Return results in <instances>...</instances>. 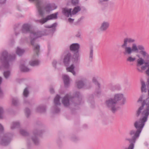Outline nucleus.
Wrapping results in <instances>:
<instances>
[{
    "instance_id": "obj_1",
    "label": "nucleus",
    "mask_w": 149,
    "mask_h": 149,
    "mask_svg": "<svg viewBox=\"0 0 149 149\" xmlns=\"http://www.w3.org/2000/svg\"><path fill=\"white\" fill-rule=\"evenodd\" d=\"M147 106L146 109L142 112V114L144 116L142 118H140L139 121H136L134 124V126L136 128L140 127L143 129L145 123L148 120V116L149 115V97L146 100H144L142 102L141 106H140L136 111V116L139 117L141 114V111L143 109L145 105Z\"/></svg>"
},
{
    "instance_id": "obj_2",
    "label": "nucleus",
    "mask_w": 149,
    "mask_h": 149,
    "mask_svg": "<svg viewBox=\"0 0 149 149\" xmlns=\"http://www.w3.org/2000/svg\"><path fill=\"white\" fill-rule=\"evenodd\" d=\"M48 34V31L47 30H45L42 31H38L36 32L32 31L30 33L31 44L33 46V50L37 56H38V53L40 52V46L38 45L35 44V41L38 38L40 37L43 36L47 35Z\"/></svg>"
},
{
    "instance_id": "obj_3",
    "label": "nucleus",
    "mask_w": 149,
    "mask_h": 149,
    "mask_svg": "<svg viewBox=\"0 0 149 149\" xmlns=\"http://www.w3.org/2000/svg\"><path fill=\"white\" fill-rule=\"evenodd\" d=\"M136 129V131L132 130L129 131V134L131 136V138L127 137L125 138V141H129L130 144L128 148H125L124 149H134V143L136 142L137 139L139 137L142 130V129L140 127H138Z\"/></svg>"
},
{
    "instance_id": "obj_4",
    "label": "nucleus",
    "mask_w": 149,
    "mask_h": 149,
    "mask_svg": "<svg viewBox=\"0 0 149 149\" xmlns=\"http://www.w3.org/2000/svg\"><path fill=\"white\" fill-rule=\"evenodd\" d=\"M74 96L69 98L68 96H65L62 99V102L64 106L67 107L70 105V100L74 104V106L80 105L81 100V97L80 96V93L79 92H76L74 94Z\"/></svg>"
},
{
    "instance_id": "obj_5",
    "label": "nucleus",
    "mask_w": 149,
    "mask_h": 149,
    "mask_svg": "<svg viewBox=\"0 0 149 149\" xmlns=\"http://www.w3.org/2000/svg\"><path fill=\"white\" fill-rule=\"evenodd\" d=\"M15 54L11 55L9 54L6 51H3L0 57V60L4 68L8 69L9 67V62L15 60Z\"/></svg>"
},
{
    "instance_id": "obj_6",
    "label": "nucleus",
    "mask_w": 149,
    "mask_h": 149,
    "mask_svg": "<svg viewBox=\"0 0 149 149\" xmlns=\"http://www.w3.org/2000/svg\"><path fill=\"white\" fill-rule=\"evenodd\" d=\"M135 41V40L134 39L130 38H125L124 39L123 43L121 45V47L124 49L123 52L124 55H130L133 52L131 49V47L127 46L128 44L134 43Z\"/></svg>"
},
{
    "instance_id": "obj_7",
    "label": "nucleus",
    "mask_w": 149,
    "mask_h": 149,
    "mask_svg": "<svg viewBox=\"0 0 149 149\" xmlns=\"http://www.w3.org/2000/svg\"><path fill=\"white\" fill-rule=\"evenodd\" d=\"M80 47V45L78 43H73L70 46V50L73 54L72 60L74 63H77L79 62Z\"/></svg>"
},
{
    "instance_id": "obj_8",
    "label": "nucleus",
    "mask_w": 149,
    "mask_h": 149,
    "mask_svg": "<svg viewBox=\"0 0 149 149\" xmlns=\"http://www.w3.org/2000/svg\"><path fill=\"white\" fill-rule=\"evenodd\" d=\"M105 104L107 107L113 113H115L118 109L119 107L116 106L117 103L112 98L107 100Z\"/></svg>"
},
{
    "instance_id": "obj_9",
    "label": "nucleus",
    "mask_w": 149,
    "mask_h": 149,
    "mask_svg": "<svg viewBox=\"0 0 149 149\" xmlns=\"http://www.w3.org/2000/svg\"><path fill=\"white\" fill-rule=\"evenodd\" d=\"M43 130H38L36 129L34 130L33 132V136L31 137V139L36 145H38L40 143V141L38 137L41 136L43 132Z\"/></svg>"
},
{
    "instance_id": "obj_10",
    "label": "nucleus",
    "mask_w": 149,
    "mask_h": 149,
    "mask_svg": "<svg viewBox=\"0 0 149 149\" xmlns=\"http://www.w3.org/2000/svg\"><path fill=\"white\" fill-rule=\"evenodd\" d=\"M11 141L10 134H5L0 139V144L4 146H7L9 144Z\"/></svg>"
},
{
    "instance_id": "obj_11",
    "label": "nucleus",
    "mask_w": 149,
    "mask_h": 149,
    "mask_svg": "<svg viewBox=\"0 0 149 149\" xmlns=\"http://www.w3.org/2000/svg\"><path fill=\"white\" fill-rule=\"evenodd\" d=\"M58 14V12H56L55 13L47 15L45 18H43L41 19L38 20L37 21V22L41 24H43L49 20L53 19H56L57 18V15Z\"/></svg>"
},
{
    "instance_id": "obj_12",
    "label": "nucleus",
    "mask_w": 149,
    "mask_h": 149,
    "mask_svg": "<svg viewBox=\"0 0 149 149\" xmlns=\"http://www.w3.org/2000/svg\"><path fill=\"white\" fill-rule=\"evenodd\" d=\"M72 57L73 56H72L70 52H68L64 55L63 63L65 66L68 67L69 65L71 59Z\"/></svg>"
},
{
    "instance_id": "obj_13",
    "label": "nucleus",
    "mask_w": 149,
    "mask_h": 149,
    "mask_svg": "<svg viewBox=\"0 0 149 149\" xmlns=\"http://www.w3.org/2000/svg\"><path fill=\"white\" fill-rule=\"evenodd\" d=\"M30 1H36V6L38 10L39 15L42 17H44V13L42 10V2L38 0H29Z\"/></svg>"
},
{
    "instance_id": "obj_14",
    "label": "nucleus",
    "mask_w": 149,
    "mask_h": 149,
    "mask_svg": "<svg viewBox=\"0 0 149 149\" xmlns=\"http://www.w3.org/2000/svg\"><path fill=\"white\" fill-rule=\"evenodd\" d=\"M144 47L142 45H139L138 46L136 44L133 43L132 44L131 49L133 52H138L139 50L141 51L144 49Z\"/></svg>"
},
{
    "instance_id": "obj_15",
    "label": "nucleus",
    "mask_w": 149,
    "mask_h": 149,
    "mask_svg": "<svg viewBox=\"0 0 149 149\" xmlns=\"http://www.w3.org/2000/svg\"><path fill=\"white\" fill-rule=\"evenodd\" d=\"M30 25L28 24H25L23 25L21 29L22 33H26L30 31Z\"/></svg>"
},
{
    "instance_id": "obj_16",
    "label": "nucleus",
    "mask_w": 149,
    "mask_h": 149,
    "mask_svg": "<svg viewBox=\"0 0 149 149\" xmlns=\"http://www.w3.org/2000/svg\"><path fill=\"white\" fill-rule=\"evenodd\" d=\"M92 81L94 83L95 85L97 86L98 87L97 89L96 90L95 92L97 96H98L101 93L100 84L97 81L95 77H93V78Z\"/></svg>"
},
{
    "instance_id": "obj_17",
    "label": "nucleus",
    "mask_w": 149,
    "mask_h": 149,
    "mask_svg": "<svg viewBox=\"0 0 149 149\" xmlns=\"http://www.w3.org/2000/svg\"><path fill=\"white\" fill-rule=\"evenodd\" d=\"M72 8L68 9L65 8H63L62 9V13L63 14L67 17H69V16L71 17L72 14Z\"/></svg>"
},
{
    "instance_id": "obj_18",
    "label": "nucleus",
    "mask_w": 149,
    "mask_h": 149,
    "mask_svg": "<svg viewBox=\"0 0 149 149\" xmlns=\"http://www.w3.org/2000/svg\"><path fill=\"white\" fill-rule=\"evenodd\" d=\"M57 8V6L51 5L50 4H48L44 8V9L47 12L49 13L51 11L56 9Z\"/></svg>"
},
{
    "instance_id": "obj_19",
    "label": "nucleus",
    "mask_w": 149,
    "mask_h": 149,
    "mask_svg": "<svg viewBox=\"0 0 149 149\" xmlns=\"http://www.w3.org/2000/svg\"><path fill=\"white\" fill-rule=\"evenodd\" d=\"M109 26V23L108 22H104L101 24L100 29L101 31H106Z\"/></svg>"
},
{
    "instance_id": "obj_20",
    "label": "nucleus",
    "mask_w": 149,
    "mask_h": 149,
    "mask_svg": "<svg viewBox=\"0 0 149 149\" xmlns=\"http://www.w3.org/2000/svg\"><path fill=\"white\" fill-rule=\"evenodd\" d=\"M63 79L65 87L68 88L70 83L69 77L67 75H65L63 77Z\"/></svg>"
},
{
    "instance_id": "obj_21",
    "label": "nucleus",
    "mask_w": 149,
    "mask_h": 149,
    "mask_svg": "<svg viewBox=\"0 0 149 149\" xmlns=\"http://www.w3.org/2000/svg\"><path fill=\"white\" fill-rule=\"evenodd\" d=\"M123 97V94H116L115 95L114 97L113 98L117 104L118 101L122 99Z\"/></svg>"
},
{
    "instance_id": "obj_22",
    "label": "nucleus",
    "mask_w": 149,
    "mask_h": 149,
    "mask_svg": "<svg viewBox=\"0 0 149 149\" xmlns=\"http://www.w3.org/2000/svg\"><path fill=\"white\" fill-rule=\"evenodd\" d=\"M36 111L40 113L45 112L46 111V107L45 105H40L37 107Z\"/></svg>"
},
{
    "instance_id": "obj_23",
    "label": "nucleus",
    "mask_w": 149,
    "mask_h": 149,
    "mask_svg": "<svg viewBox=\"0 0 149 149\" xmlns=\"http://www.w3.org/2000/svg\"><path fill=\"white\" fill-rule=\"evenodd\" d=\"M15 35L17 36L19 34L20 30V27L19 24H17L15 25L14 28Z\"/></svg>"
},
{
    "instance_id": "obj_24",
    "label": "nucleus",
    "mask_w": 149,
    "mask_h": 149,
    "mask_svg": "<svg viewBox=\"0 0 149 149\" xmlns=\"http://www.w3.org/2000/svg\"><path fill=\"white\" fill-rule=\"evenodd\" d=\"M139 53L141 55L143 56L149 60V54H148L145 50V48H144V49L141 51H139Z\"/></svg>"
},
{
    "instance_id": "obj_25",
    "label": "nucleus",
    "mask_w": 149,
    "mask_h": 149,
    "mask_svg": "<svg viewBox=\"0 0 149 149\" xmlns=\"http://www.w3.org/2000/svg\"><path fill=\"white\" fill-rule=\"evenodd\" d=\"M60 97L58 95H57L54 98V103L56 106L60 105H61V103L60 102Z\"/></svg>"
},
{
    "instance_id": "obj_26",
    "label": "nucleus",
    "mask_w": 149,
    "mask_h": 149,
    "mask_svg": "<svg viewBox=\"0 0 149 149\" xmlns=\"http://www.w3.org/2000/svg\"><path fill=\"white\" fill-rule=\"evenodd\" d=\"M20 68L21 71L24 72H28L30 70L25 66L24 64H21L20 65Z\"/></svg>"
},
{
    "instance_id": "obj_27",
    "label": "nucleus",
    "mask_w": 149,
    "mask_h": 149,
    "mask_svg": "<svg viewBox=\"0 0 149 149\" xmlns=\"http://www.w3.org/2000/svg\"><path fill=\"white\" fill-rule=\"evenodd\" d=\"M39 63L40 61L38 60L32 61L29 63L30 65L32 66L38 65H39Z\"/></svg>"
},
{
    "instance_id": "obj_28",
    "label": "nucleus",
    "mask_w": 149,
    "mask_h": 149,
    "mask_svg": "<svg viewBox=\"0 0 149 149\" xmlns=\"http://www.w3.org/2000/svg\"><path fill=\"white\" fill-rule=\"evenodd\" d=\"M19 126L20 123L19 122H13L11 127V128L13 130L15 128H18Z\"/></svg>"
},
{
    "instance_id": "obj_29",
    "label": "nucleus",
    "mask_w": 149,
    "mask_h": 149,
    "mask_svg": "<svg viewBox=\"0 0 149 149\" xmlns=\"http://www.w3.org/2000/svg\"><path fill=\"white\" fill-rule=\"evenodd\" d=\"M141 91L142 92H144L146 93L147 92V89L146 88V85L144 81H141Z\"/></svg>"
},
{
    "instance_id": "obj_30",
    "label": "nucleus",
    "mask_w": 149,
    "mask_h": 149,
    "mask_svg": "<svg viewBox=\"0 0 149 149\" xmlns=\"http://www.w3.org/2000/svg\"><path fill=\"white\" fill-rule=\"evenodd\" d=\"M24 50L23 49H21L17 47L16 51V54L19 56H21L24 52Z\"/></svg>"
},
{
    "instance_id": "obj_31",
    "label": "nucleus",
    "mask_w": 149,
    "mask_h": 149,
    "mask_svg": "<svg viewBox=\"0 0 149 149\" xmlns=\"http://www.w3.org/2000/svg\"><path fill=\"white\" fill-rule=\"evenodd\" d=\"M81 10V8L80 6H77L75 7L73 10H72V12L73 15H74L76 14L78 12L80 11Z\"/></svg>"
},
{
    "instance_id": "obj_32",
    "label": "nucleus",
    "mask_w": 149,
    "mask_h": 149,
    "mask_svg": "<svg viewBox=\"0 0 149 149\" xmlns=\"http://www.w3.org/2000/svg\"><path fill=\"white\" fill-rule=\"evenodd\" d=\"M77 87L78 88H81L85 85L84 83L82 81H79L77 82Z\"/></svg>"
},
{
    "instance_id": "obj_33",
    "label": "nucleus",
    "mask_w": 149,
    "mask_h": 149,
    "mask_svg": "<svg viewBox=\"0 0 149 149\" xmlns=\"http://www.w3.org/2000/svg\"><path fill=\"white\" fill-rule=\"evenodd\" d=\"M144 63V60L142 58H139L137 60V65L139 66L142 65Z\"/></svg>"
},
{
    "instance_id": "obj_34",
    "label": "nucleus",
    "mask_w": 149,
    "mask_h": 149,
    "mask_svg": "<svg viewBox=\"0 0 149 149\" xmlns=\"http://www.w3.org/2000/svg\"><path fill=\"white\" fill-rule=\"evenodd\" d=\"M90 52L89 54V60L91 61H92L93 58V48L92 46L90 47Z\"/></svg>"
},
{
    "instance_id": "obj_35",
    "label": "nucleus",
    "mask_w": 149,
    "mask_h": 149,
    "mask_svg": "<svg viewBox=\"0 0 149 149\" xmlns=\"http://www.w3.org/2000/svg\"><path fill=\"white\" fill-rule=\"evenodd\" d=\"M23 94V96L26 97H27L28 96L29 94V91L27 87H26L24 89Z\"/></svg>"
},
{
    "instance_id": "obj_36",
    "label": "nucleus",
    "mask_w": 149,
    "mask_h": 149,
    "mask_svg": "<svg viewBox=\"0 0 149 149\" xmlns=\"http://www.w3.org/2000/svg\"><path fill=\"white\" fill-rule=\"evenodd\" d=\"M75 67L73 64L71 65L69 67L68 66L66 68L67 70L69 72H72L73 70H74Z\"/></svg>"
},
{
    "instance_id": "obj_37",
    "label": "nucleus",
    "mask_w": 149,
    "mask_h": 149,
    "mask_svg": "<svg viewBox=\"0 0 149 149\" xmlns=\"http://www.w3.org/2000/svg\"><path fill=\"white\" fill-rule=\"evenodd\" d=\"M20 134L23 136H27L29 135V133L24 130H21L20 131Z\"/></svg>"
},
{
    "instance_id": "obj_38",
    "label": "nucleus",
    "mask_w": 149,
    "mask_h": 149,
    "mask_svg": "<svg viewBox=\"0 0 149 149\" xmlns=\"http://www.w3.org/2000/svg\"><path fill=\"white\" fill-rule=\"evenodd\" d=\"M135 57H133L132 56H129L126 59V61L129 62H134L136 60Z\"/></svg>"
},
{
    "instance_id": "obj_39",
    "label": "nucleus",
    "mask_w": 149,
    "mask_h": 149,
    "mask_svg": "<svg viewBox=\"0 0 149 149\" xmlns=\"http://www.w3.org/2000/svg\"><path fill=\"white\" fill-rule=\"evenodd\" d=\"M25 113L26 117L28 118L30 115V110L29 108H26L25 110Z\"/></svg>"
},
{
    "instance_id": "obj_40",
    "label": "nucleus",
    "mask_w": 149,
    "mask_h": 149,
    "mask_svg": "<svg viewBox=\"0 0 149 149\" xmlns=\"http://www.w3.org/2000/svg\"><path fill=\"white\" fill-rule=\"evenodd\" d=\"M19 101L17 99L13 98L12 99V102L14 105L17 106L18 105Z\"/></svg>"
},
{
    "instance_id": "obj_41",
    "label": "nucleus",
    "mask_w": 149,
    "mask_h": 149,
    "mask_svg": "<svg viewBox=\"0 0 149 149\" xmlns=\"http://www.w3.org/2000/svg\"><path fill=\"white\" fill-rule=\"evenodd\" d=\"M10 74V72L9 71H5L3 73L4 77L6 79H7L8 78Z\"/></svg>"
},
{
    "instance_id": "obj_42",
    "label": "nucleus",
    "mask_w": 149,
    "mask_h": 149,
    "mask_svg": "<svg viewBox=\"0 0 149 149\" xmlns=\"http://www.w3.org/2000/svg\"><path fill=\"white\" fill-rule=\"evenodd\" d=\"M3 109L2 107H0V119H3Z\"/></svg>"
},
{
    "instance_id": "obj_43",
    "label": "nucleus",
    "mask_w": 149,
    "mask_h": 149,
    "mask_svg": "<svg viewBox=\"0 0 149 149\" xmlns=\"http://www.w3.org/2000/svg\"><path fill=\"white\" fill-rule=\"evenodd\" d=\"M57 24L56 23H56H54V24H52V25L51 26L47 25V26H45V27L46 28H53V27H56L57 26Z\"/></svg>"
},
{
    "instance_id": "obj_44",
    "label": "nucleus",
    "mask_w": 149,
    "mask_h": 149,
    "mask_svg": "<svg viewBox=\"0 0 149 149\" xmlns=\"http://www.w3.org/2000/svg\"><path fill=\"white\" fill-rule=\"evenodd\" d=\"M71 3L72 5L77 6L79 3V0H71Z\"/></svg>"
},
{
    "instance_id": "obj_45",
    "label": "nucleus",
    "mask_w": 149,
    "mask_h": 149,
    "mask_svg": "<svg viewBox=\"0 0 149 149\" xmlns=\"http://www.w3.org/2000/svg\"><path fill=\"white\" fill-rule=\"evenodd\" d=\"M2 78L1 77H0V84H1L2 81ZM3 93L2 90L1 89L0 87V97H3Z\"/></svg>"
},
{
    "instance_id": "obj_46",
    "label": "nucleus",
    "mask_w": 149,
    "mask_h": 149,
    "mask_svg": "<svg viewBox=\"0 0 149 149\" xmlns=\"http://www.w3.org/2000/svg\"><path fill=\"white\" fill-rule=\"evenodd\" d=\"M109 0H99V3L100 4L103 5L104 3L108 1Z\"/></svg>"
},
{
    "instance_id": "obj_47",
    "label": "nucleus",
    "mask_w": 149,
    "mask_h": 149,
    "mask_svg": "<svg viewBox=\"0 0 149 149\" xmlns=\"http://www.w3.org/2000/svg\"><path fill=\"white\" fill-rule=\"evenodd\" d=\"M122 102L120 104V105H124L126 101V99L124 96L123 97V98H122Z\"/></svg>"
},
{
    "instance_id": "obj_48",
    "label": "nucleus",
    "mask_w": 149,
    "mask_h": 149,
    "mask_svg": "<svg viewBox=\"0 0 149 149\" xmlns=\"http://www.w3.org/2000/svg\"><path fill=\"white\" fill-rule=\"evenodd\" d=\"M55 113H58L60 111V109L57 106H56L55 108Z\"/></svg>"
},
{
    "instance_id": "obj_49",
    "label": "nucleus",
    "mask_w": 149,
    "mask_h": 149,
    "mask_svg": "<svg viewBox=\"0 0 149 149\" xmlns=\"http://www.w3.org/2000/svg\"><path fill=\"white\" fill-rule=\"evenodd\" d=\"M4 130V128L3 126L0 123V134L2 133Z\"/></svg>"
},
{
    "instance_id": "obj_50",
    "label": "nucleus",
    "mask_w": 149,
    "mask_h": 149,
    "mask_svg": "<svg viewBox=\"0 0 149 149\" xmlns=\"http://www.w3.org/2000/svg\"><path fill=\"white\" fill-rule=\"evenodd\" d=\"M84 18V16L81 17L79 19L76 23V24L77 25Z\"/></svg>"
},
{
    "instance_id": "obj_51",
    "label": "nucleus",
    "mask_w": 149,
    "mask_h": 149,
    "mask_svg": "<svg viewBox=\"0 0 149 149\" xmlns=\"http://www.w3.org/2000/svg\"><path fill=\"white\" fill-rule=\"evenodd\" d=\"M143 95H141L140 97L139 98V99L137 101V102H141L142 101L143 99Z\"/></svg>"
},
{
    "instance_id": "obj_52",
    "label": "nucleus",
    "mask_w": 149,
    "mask_h": 149,
    "mask_svg": "<svg viewBox=\"0 0 149 149\" xmlns=\"http://www.w3.org/2000/svg\"><path fill=\"white\" fill-rule=\"evenodd\" d=\"M57 63V62L56 61L54 60L52 62V65L53 66L55 67V68H56V64Z\"/></svg>"
},
{
    "instance_id": "obj_53",
    "label": "nucleus",
    "mask_w": 149,
    "mask_h": 149,
    "mask_svg": "<svg viewBox=\"0 0 149 149\" xmlns=\"http://www.w3.org/2000/svg\"><path fill=\"white\" fill-rule=\"evenodd\" d=\"M74 19L70 18L68 19V21L71 23H72L74 21Z\"/></svg>"
},
{
    "instance_id": "obj_54",
    "label": "nucleus",
    "mask_w": 149,
    "mask_h": 149,
    "mask_svg": "<svg viewBox=\"0 0 149 149\" xmlns=\"http://www.w3.org/2000/svg\"><path fill=\"white\" fill-rule=\"evenodd\" d=\"M148 65H142L141 66V69L142 70H144L145 69V68H146L147 67H148Z\"/></svg>"
},
{
    "instance_id": "obj_55",
    "label": "nucleus",
    "mask_w": 149,
    "mask_h": 149,
    "mask_svg": "<svg viewBox=\"0 0 149 149\" xmlns=\"http://www.w3.org/2000/svg\"><path fill=\"white\" fill-rule=\"evenodd\" d=\"M78 139L76 137H73L72 138V140L74 141H76L77 140H78Z\"/></svg>"
},
{
    "instance_id": "obj_56",
    "label": "nucleus",
    "mask_w": 149,
    "mask_h": 149,
    "mask_svg": "<svg viewBox=\"0 0 149 149\" xmlns=\"http://www.w3.org/2000/svg\"><path fill=\"white\" fill-rule=\"evenodd\" d=\"M50 93L52 94H53L54 92V89L52 88H50Z\"/></svg>"
},
{
    "instance_id": "obj_57",
    "label": "nucleus",
    "mask_w": 149,
    "mask_h": 149,
    "mask_svg": "<svg viewBox=\"0 0 149 149\" xmlns=\"http://www.w3.org/2000/svg\"><path fill=\"white\" fill-rule=\"evenodd\" d=\"M148 69L146 70V72L148 76H149V65H148Z\"/></svg>"
},
{
    "instance_id": "obj_58",
    "label": "nucleus",
    "mask_w": 149,
    "mask_h": 149,
    "mask_svg": "<svg viewBox=\"0 0 149 149\" xmlns=\"http://www.w3.org/2000/svg\"><path fill=\"white\" fill-rule=\"evenodd\" d=\"M6 0H0V3L3 4L5 3Z\"/></svg>"
},
{
    "instance_id": "obj_59",
    "label": "nucleus",
    "mask_w": 149,
    "mask_h": 149,
    "mask_svg": "<svg viewBox=\"0 0 149 149\" xmlns=\"http://www.w3.org/2000/svg\"><path fill=\"white\" fill-rule=\"evenodd\" d=\"M80 36H81V34L79 32H78V33H77L76 35V37H78V38H80Z\"/></svg>"
},
{
    "instance_id": "obj_60",
    "label": "nucleus",
    "mask_w": 149,
    "mask_h": 149,
    "mask_svg": "<svg viewBox=\"0 0 149 149\" xmlns=\"http://www.w3.org/2000/svg\"><path fill=\"white\" fill-rule=\"evenodd\" d=\"M147 86L148 88H149V79H148L147 80Z\"/></svg>"
},
{
    "instance_id": "obj_61",
    "label": "nucleus",
    "mask_w": 149,
    "mask_h": 149,
    "mask_svg": "<svg viewBox=\"0 0 149 149\" xmlns=\"http://www.w3.org/2000/svg\"><path fill=\"white\" fill-rule=\"evenodd\" d=\"M147 62H144V63H145L146 64V65H149L148 64L149 63V60H147Z\"/></svg>"
},
{
    "instance_id": "obj_62",
    "label": "nucleus",
    "mask_w": 149,
    "mask_h": 149,
    "mask_svg": "<svg viewBox=\"0 0 149 149\" xmlns=\"http://www.w3.org/2000/svg\"><path fill=\"white\" fill-rule=\"evenodd\" d=\"M24 103L25 104L29 103V101L28 100H25L24 101Z\"/></svg>"
},
{
    "instance_id": "obj_63",
    "label": "nucleus",
    "mask_w": 149,
    "mask_h": 149,
    "mask_svg": "<svg viewBox=\"0 0 149 149\" xmlns=\"http://www.w3.org/2000/svg\"><path fill=\"white\" fill-rule=\"evenodd\" d=\"M72 72H71L74 75H75L76 74V73H75V72L74 71V70H73V71H72Z\"/></svg>"
},
{
    "instance_id": "obj_64",
    "label": "nucleus",
    "mask_w": 149,
    "mask_h": 149,
    "mask_svg": "<svg viewBox=\"0 0 149 149\" xmlns=\"http://www.w3.org/2000/svg\"><path fill=\"white\" fill-rule=\"evenodd\" d=\"M137 70L140 72H142V70L139 68H137Z\"/></svg>"
}]
</instances>
